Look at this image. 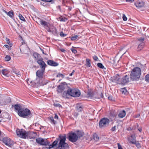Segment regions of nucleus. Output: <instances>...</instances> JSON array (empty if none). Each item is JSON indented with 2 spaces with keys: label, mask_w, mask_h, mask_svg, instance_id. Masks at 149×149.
<instances>
[{
  "label": "nucleus",
  "mask_w": 149,
  "mask_h": 149,
  "mask_svg": "<svg viewBox=\"0 0 149 149\" xmlns=\"http://www.w3.org/2000/svg\"><path fill=\"white\" fill-rule=\"evenodd\" d=\"M134 144H135L136 147L139 148L141 147V146L140 143L138 142H136V141L135 142Z\"/></svg>",
  "instance_id": "37"
},
{
  "label": "nucleus",
  "mask_w": 149,
  "mask_h": 149,
  "mask_svg": "<svg viewBox=\"0 0 149 149\" xmlns=\"http://www.w3.org/2000/svg\"><path fill=\"white\" fill-rule=\"evenodd\" d=\"M120 91L123 94H125L127 92L126 89L125 88H122L120 89Z\"/></svg>",
  "instance_id": "33"
},
{
  "label": "nucleus",
  "mask_w": 149,
  "mask_h": 149,
  "mask_svg": "<svg viewBox=\"0 0 149 149\" xmlns=\"http://www.w3.org/2000/svg\"><path fill=\"white\" fill-rule=\"evenodd\" d=\"M54 118L56 119H58V117L56 114H55Z\"/></svg>",
  "instance_id": "54"
},
{
  "label": "nucleus",
  "mask_w": 149,
  "mask_h": 149,
  "mask_svg": "<svg viewBox=\"0 0 149 149\" xmlns=\"http://www.w3.org/2000/svg\"><path fill=\"white\" fill-rule=\"evenodd\" d=\"M14 108L16 111H17V113L20 111L23 108L22 107L20 104H16L14 105Z\"/></svg>",
  "instance_id": "18"
},
{
  "label": "nucleus",
  "mask_w": 149,
  "mask_h": 149,
  "mask_svg": "<svg viewBox=\"0 0 149 149\" xmlns=\"http://www.w3.org/2000/svg\"><path fill=\"white\" fill-rule=\"evenodd\" d=\"M123 20L124 21H126L127 19V17L124 14H123Z\"/></svg>",
  "instance_id": "43"
},
{
  "label": "nucleus",
  "mask_w": 149,
  "mask_h": 149,
  "mask_svg": "<svg viewBox=\"0 0 149 149\" xmlns=\"http://www.w3.org/2000/svg\"><path fill=\"white\" fill-rule=\"evenodd\" d=\"M134 0H126V1L127 2H130L131 3L134 1Z\"/></svg>",
  "instance_id": "52"
},
{
  "label": "nucleus",
  "mask_w": 149,
  "mask_h": 149,
  "mask_svg": "<svg viewBox=\"0 0 149 149\" xmlns=\"http://www.w3.org/2000/svg\"><path fill=\"white\" fill-rule=\"evenodd\" d=\"M138 40L140 42H143L144 41V38H138Z\"/></svg>",
  "instance_id": "44"
},
{
  "label": "nucleus",
  "mask_w": 149,
  "mask_h": 149,
  "mask_svg": "<svg viewBox=\"0 0 149 149\" xmlns=\"http://www.w3.org/2000/svg\"><path fill=\"white\" fill-rule=\"evenodd\" d=\"M110 121L107 118H104L101 119L99 123V127L103 129L108 127L109 125Z\"/></svg>",
  "instance_id": "7"
},
{
  "label": "nucleus",
  "mask_w": 149,
  "mask_h": 149,
  "mask_svg": "<svg viewBox=\"0 0 149 149\" xmlns=\"http://www.w3.org/2000/svg\"><path fill=\"white\" fill-rule=\"evenodd\" d=\"M144 43L142 42L140 43L138 46V48L140 50H141L144 47Z\"/></svg>",
  "instance_id": "29"
},
{
  "label": "nucleus",
  "mask_w": 149,
  "mask_h": 149,
  "mask_svg": "<svg viewBox=\"0 0 149 149\" xmlns=\"http://www.w3.org/2000/svg\"><path fill=\"white\" fill-rule=\"evenodd\" d=\"M5 102L3 101V98L0 95V105H4Z\"/></svg>",
  "instance_id": "27"
},
{
  "label": "nucleus",
  "mask_w": 149,
  "mask_h": 149,
  "mask_svg": "<svg viewBox=\"0 0 149 149\" xmlns=\"http://www.w3.org/2000/svg\"><path fill=\"white\" fill-rule=\"evenodd\" d=\"M3 141L6 146L11 147L12 145V141L10 138L7 137H5L3 139Z\"/></svg>",
  "instance_id": "11"
},
{
  "label": "nucleus",
  "mask_w": 149,
  "mask_h": 149,
  "mask_svg": "<svg viewBox=\"0 0 149 149\" xmlns=\"http://www.w3.org/2000/svg\"><path fill=\"white\" fill-rule=\"evenodd\" d=\"M37 62L40 65L41 70H45V68L47 65L45 63L42 61V60L40 59L38 60L37 61Z\"/></svg>",
  "instance_id": "13"
},
{
  "label": "nucleus",
  "mask_w": 149,
  "mask_h": 149,
  "mask_svg": "<svg viewBox=\"0 0 149 149\" xmlns=\"http://www.w3.org/2000/svg\"><path fill=\"white\" fill-rule=\"evenodd\" d=\"M112 81L119 84H125L130 81L129 75H125L123 77L117 74L112 78Z\"/></svg>",
  "instance_id": "3"
},
{
  "label": "nucleus",
  "mask_w": 149,
  "mask_h": 149,
  "mask_svg": "<svg viewBox=\"0 0 149 149\" xmlns=\"http://www.w3.org/2000/svg\"><path fill=\"white\" fill-rule=\"evenodd\" d=\"M36 22L39 25L43 26L48 32H51V31L49 27V24L47 22L40 19L39 18L37 19Z\"/></svg>",
  "instance_id": "8"
},
{
  "label": "nucleus",
  "mask_w": 149,
  "mask_h": 149,
  "mask_svg": "<svg viewBox=\"0 0 149 149\" xmlns=\"http://www.w3.org/2000/svg\"><path fill=\"white\" fill-rule=\"evenodd\" d=\"M78 115V113H74V116L75 118H77Z\"/></svg>",
  "instance_id": "51"
},
{
  "label": "nucleus",
  "mask_w": 149,
  "mask_h": 149,
  "mask_svg": "<svg viewBox=\"0 0 149 149\" xmlns=\"http://www.w3.org/2000/svg\"><path fill=\"white\" fill-rule=\"evenodd\" d=\"M54 105L56 107H60L61 106L58 104L54 103Z\"/></svg>",
  "instance_id": "49"
},
{
  "label": "nucleus",
  "mask_w": 149,
  "mask_h": 149,
  "mask_svg": "<svg viewBox=\"0 0 149 149\" xmlns=\"http://www.w3.org/2000/svg\"><path fill=\"white\" fill-rule=\"evenodd\" d=\"M93 59L95 61H97V60L98 59V58H97V56H94L93 57Z\"/></svg>",
  "instance_id": "50"
},
{
  "label": "nucleus",
  "mask_w": 149,
  "mask_h": 149,
  "mask_svg": "<svg viewBox=\"0 0 149 149\" xmlns=\"http://www.w3.org/2000/svg\"><path fill=\"white\" fill-rule=\"evenodd\" d=\"M25 47V49H27L28 48V47L27 46L25 45H21L20 47V51H24V49H23V48Z\"/></svg>",
  "instance_id": "28"
},
{
  "label": "nucleus",
  "mask_w": 149,
  "mask_h": 149,
  "mask_svg": "<svg viewBox=\"0 0 149 149\" xmlns=\"http://www.w3.org/2000/svg\"><path fill=\"white\" fill-rule=\"evenodd\" d=\"M65 145V135L59 136L58 139L54 141L49 146V148L55 147L56 149H63Z\"/></svg>",
  "instance_id": "1"
},
{
  "label": "nucleus",
  "mask_w": 149,
  "mask_h": 149,
  "mask_svg": "<svg viewBox=\"0 0 149 149\" xmlns=\"http://www.w3.org/2000/svg\"><path fill=\"white\" fill-rule=\"evenodd\" d=\"M141 73V71L140 68L138 67H135L131 72L130 78L132 81L138 80Z\"/></svg>",
  "instance_id": "4"
},
{
  "label": "nucleus",
  "mask_w": 149,
  "mask_h": 149,
  "mask_svg": "<svg viewBox=\"0 0 149 149\" xmlns=\"http://www.w3.org/2000/svg\"><path fill=\"white\" fill-rule=\"evenodd\" d=\"M17 135L20 137L26 139L34 138L36 135V133L33 132H26L24 130L17 129L16 131Z\"/></svg>",
  "instance_id": "2"
},
{
  "label": "nucleus",
  "mask_w": 149,
  "mask_h": 149,
  "mask_svg": "<svg viewBox=\"0 0 149 149\" xmlns=\"http://www.w3.org/2000/svg\"><path fill=\"white\" fill-rule=\"evenodd\" d=\"M78 38H79L78 36L77 35H74L71 37V39L72 40H75Z\"/></svg>",
  "instance_id": "36"
},
{
  "label": "nucleus",
  "mask_w": 149,
  "mask_h": 149,
  "mask_svg": "<svg viewBox=\"0 0 149 149\" xmlns=\"http://www.w3.org/2000/svg\"><path fill=\"white\" fill-rule=\"evenodd\" d=\"M5 59L6 61H8L10 60L11 58L10 56H6L5 58Z\"/></svg>",
  "instance_id": "41"
},
{
  "label": "nucleus",
  "mask_w": 149,
  "mask_h": 149,
  "mask_svg": "<svg viewBox=\"0 0 149 149\" xmlns=\"http://www.w3.org/2000/svg\"><path fill=\"white\" fill-rule=\"evenodd\" d=\"M144 3L142 1H138L134 3V4L136 7L138 8H142L144 6Z\"/></svg>",
  "instance_id": "15"
},
{
  "label": "nucleus",
  "mask_w": 149,
  "mask_h": 149,
  "mask_svg": "<svg viewBox=\"0 0 149 149\" xmlns=\"http://www.w3.org/2000/svg\"><path fill=\"white\" fill-rule=\"evenodd\" d=\"M56 77H61L63 78H64V76L62 74L58 73Z\"/></svg>",
  "instance_id": "39"
},
{
  "label": "nucleus",
  "mask_w": 149,
  "mask_h": 149,
  "mask_svg": "<svg viewBox=\"0 0 149 149\" xmlns=\"http://www.w3.org/2000/svg\"><path fill=\"white\" fill-rule=\"evenodd\" d=\"M126 112L124 110L120 111L118 113V116L120 118L124 117L126 115Z\"/></svg>",
  "instance_id": "17"
},
{
  "label": "nucleus",
  "mask_w": 149,
  "mask_h": 149,
  "mask_svg": "<svg viewBox=\"0 0 149 149\" xmlns=\"http://www.w3.org/2000/svg\"><path fill=\"white\" fill-rule=\"evenodd\" d=\"M138 130H139V132H141V131H142V129H141H141H138Z\"/></svg>",
  "instance_id": "60"
},
{
  "label": "nucleus",
  "mask_w": 149,
  "mask_h": 149,
  "mask_svg": "<svg viewBox=\"0 0 149 149\" xmlns=\"http://www.w3.org/2000/svg\"><path fill=\"white\" fill-rule=\"evenodd\" d=\"M12 71L15 74L18 76L20 75V71L17 70L15 68H13L12 69Z\"/></svg>",
  "instance_id": "22"
},
{
  "label": "nucleus",
  "mask_w": 149,
  "mask_h": 149,
  "mask_svg": "<svg viewBox=\"0 0 149 149\" xmlns=\"http://www.w3.org/2000/svg\"><path fill=\"white\" fill-rule=\"evenodd\" d=\"M128 141L129 143H131L132 144H134L136 142L135 137L134 136H132L130 137L128 139Z\"/></svg>",
  "instance_id": "20"
},
{
  "label": "nucleus",
  "mask_w": 149,
  "mask_h": 149,
  "mask_svg": "<svg viewBox=\"0 0 149 149\" xmlns=\"http://www.w3.org/2000/svg\"><path fill=\"white\" fill-rule=\"evenodd\" d=\"M77 134L78 137H79V138L82 137L84 135V133L83 132L79 130L77 131Z\"/></svg>",
  "instance_id": "26"
},
{
  "label": "nucleus",
  "mask_w": 149,
  "mask_h": 149,
  "mask_svg": "<svg viewBox=\"0 0 149 149\" xmlns=\"http://www.w3.org/2000/svg\"><path fill=\"white\" fill-rule=\"evenodd\" d=\"M61 52H64L65 51V50L63 49H61Z\"/></svg>",
  "instance_id": "58"
},
{
  "label": "nucleus",
  "mask_w": 149,
  "mask_h": 149,
  "mask_svg": "<svg viewBox=\"0 0 149 149\" xmlns=\"http://www.w3.org/2000/svg\"><path fill=\"white\" fill-rule=\"evenodd\" d=\"M71 50L72 51V52L74 53V54H76L77 53V51L75 49H74V48H72L71 49Z\"/></svg>",
  "instance_id": "46"
},
{
  "label": "nucleus",
  "mask_w": 149,
  "mask_h": 149,
  "mask_svg": "<svg viewBox=\"0 0 149 149\" xmlns=\"http://www.w3.org/2000/svg\"><path fill=\"white\" fill-rule=\"evenodd\" d=\"M36 141L38 144L42 146L48 145L50 143L47 139H43L41 138L36 139Z\"/></svg>",
  "instance_id": "9"
},
{
  "label": "nucleus",
  "mask_w": 149,
  "mask_h": 149,
  "mask_svg": "<svg viewBox=\"0 0 149 149\" xmlns=\"http://www.w3.org/2000/svg\"><path fill=\"white\" fill-rule=\"evenodd\" d=\"M41 51H42V53L43 54H44V51H43V49H40Z\"/></svg>",
  "instance_id": "63"
},
{
  "label": "nucleus",
  "mask_w": 149,
  "mask_h": 149,
  "mask_svg": "<svg viewBox=\"0 0 149 149\" xmlns=\"http://www.w3.org/2000/svg\"><path fill=\"white\" fill-rule=\"evenodd\" d=\"M97 66L101 69H103L104 68V67L102 63H98L97 64Z\"/></svg>",
  "instance_id": "35"
},
{
  "label": "nucleus",
  "mask_w": 149,
  "mask_h": 149,
  "mask_svg": "<svg viewBox=\"0 0 149 149\" xmlns=\"http://www.w3.org/2000/svg\"><path fill=\"white\" fill-rule=\"evenodd\" d=\"M76 108L77 110L78 111H81L83 109L82 106H80L79 104H77Z\"/></svg>",
  "instance_id": "25"
},
{
  "label": "nucleus",
  "mask_w": 149,
  "mask_h": 149,
  "mask_svg": "<svg viewBox=\"0 0 149 149\" xmlns=\"http://www.w3.org/2000/svg\"><path fill=\"white\" fill-rule=\"evenodd\" d=\"M117 145L118 146V149H123L122 147V146L119 143H118Z\"/></svg>",
  "instance_id": "47"
},
{
  "label": "nucleus",
  "mask_w": 149,
  "mask_h": 149,
  "mask_svg": "<svg viewBox=\"0 0 149 149\" xmlns=\"http://www.w3.org/2000/svg\"><path fill=\"white\" fill-rule=\"evenodd\" d=\"M68 11H70V10H71L72 9V8L71 7H68Z\"/></svg>",
  "instance_id": "57"
},
{
  "label": "nucleus",
  "mask_w": 149,
  "mask_h": 149,
  "mask_svg": "<svg viewBox=\"0 0 149 149\" xmlns=\"http://www.w3.org/2000/svg\"><path fill=\"white\" fill-rule=\"evenodd\" d=\"M65 83L63 82L60 84L57 87V91L58 93H62L65 88Z\"/></svg>",
  "instance_id": "12"
},
{
  "label": "nucleus",
  "mask_w": 149,
  "mask_h": 149,
  "mask_svg": "<svg viewBox=\"0 0 149 149\" xmlns=\"http://www.w3.org/2000/svg\"><path fill=\"white\" fill-rule=\"evenodd\" d=\"M59 20H60V21L64 22L65 21V18H63V17H62L61 16L59 18Z\"/></svg>",
  "instance_id": "42"
},
{
  "label": "nucleus",
  "mask_w": 149,
  "mask_h": 149,
  "mask_svg": "<svg viewBox=\"0 0 149 149\" xmlns=\"http://www.w3.org/2000/svg\"><path fill=\"white\" fill-rule=\"evenodd\" d=\"M90 61V60L89 59L86 58V65L87 66L89 67L91 66Z\"/></svg>",
  "instance_id": "32"
},
{
  "label": "nucleus",
  "mask_w": 149,
  "mask_h": 149,
  "mask_svg": "<svg viewBox=\"0 0 149 149\" xmlns=\"http://www.w3.org/2000/svg\"><path fill=\"white\" fill-rule=\"evenodd\" d=\"M108 99L109 100H112V97H108Z\"/></svg>",
  "instance_id": "59"
},
{
  "label": "nucleus",
  "mask_w": 149,
  "mask_h": 149,
  "mask_svg": "<svg viewBox=\"0 0 149 149\" xmlns=\"http://www.w3.org/2000/svg\"><path fill=\"white\" fill-rule=\"evenodd\" d=\"M101 97H103V94L102 93L101 94Z\"/></svg>",
  "instance_id": "61"
},
{
  "label": "nucleus",
  "mask_w": 149,
  "mask_h": 149,
  "mask_svg": "<svg viewBox=\"0 0 149 149\" xmlns=\"http://www.w3.org/2000/svg\"><path fill=\"white\" fill-rule=\"evenodd\" d=\"M18 115L24 118H30L32 116L31 111L27 108H23L18 113Z\"/></svg>",
  "instance_id": "6"
},
{
  "label": "nucleus",
  "mask_w": 149,
  "mask_h": 149,
  "mask_svg": "<svg viewBox=\"0 0 149 149\" xmlns=\"http://www.w3.org/2000/svg\"><path fill=\"white\" fill-rule=\"evenodd\" d=\"M74 72H75L74 70H73L72 72L69 75L70 76H72L73 75V74Z\"/></svg>",
  "instance_id": "55"
},
{
  "label": "nucleus",
  "mask_w": 149,
  "mask_h": 149,
  "mask_svg": "<svg viewBox=\"0 0 149 149\" xmlns=\"http://www.w3.org/2000/svg\"><path fill=\"white\" fill-rule=\"evenodd\" d=\"M6 41L7 43L10 46V47H11V45H10V42L8 38H6Z\"/></svg>",
  "instance_id": "45"
},
{
  "label": "nucleus",
  "mask_w": 149,
  "mask_h": 149,
  "mask_svg": "<svg viewBox=\"0 0 149 149\" xmlns=\"http://www.w3.org/2000/svg\"><path fill=\"white\" fill-rule=\"evenodd\" d=\"M9 72L8 69H5L2 70L1 72V74L6 77H8Z\"/></svg>",
  "instance_id": "21"
},
{
  "label": "nucleus",
  "mask_w": 149,
  "mask_h": 149,
  "mask_svg": "<svg viewBox=\"0 0 149 149\" xmlns=\"http://www.w3.org/2000/svg\"><path fill=\"white\" fill-rule=\"evenodd\" d=\"M4 46L6 47L8 49H9V46L7 45H5Z\"/></svg>",
  "instance_id": "56"
},
{
  "label": "nucleus",
  "mask_w": 149,
  "mask_h": 149,
  "mask_svg": "<svg viewBox=\"0 0 149 149\" xmlns=\"http://www.w3.org/2000/svg\"><path fill=\"white\" fill-rule=\"evenodd\" d=\"M145 80L147 82H149V74H147L146 76Z\"/></svg>",
  "instance_id": "40"
},
{
  "label": "nucleus",
  "mask_w": 149,
  "mask_h": 149,
  "mask_svg": "<svg viewBox=\"0 0 149 149\" xmlns=\"http://www.w3.org/2000/svg\"><path fill=\"white\" fill-rule=\"evenodd\" d=\"M75 89H71L67 85V84H66V89H67L66 94L69 95H70L72 96V94L74 93L73 91H74Z\"/></svg>",
  "instance_id": "14"
},
{
  "label": "nucleus",
  "mask_w": 149,
  "mask_h": 149,
  "mask_svg": "<svg viewBox=\"0 0 149 149\" xmlns=\"http://www.w3.org/2000/svg\"><path fill=\"white\" fill-rule=\"evenodd\" d=\"M116 126H114L113 127L111 128V131H114L116 130Z\"/></svg>",
  "instance_id": "48"
},
{
  "label": "nucleus",
  "mask_w": 149,
  "mask_h": 149,
  "mask_svg": "<svg viewBox=\"0 0 149 149\" xmlns=\"http://www.w3.org/2000/svg\"><path fill=\"white\" fill-rule=\"evenodd\" d=\"M93 139L96 141L98 140L99 137L98 135L96 134H94L93 136Z\"/></svg>",
  "instance_id": "30"
},
{
  "label": "nucleus",
  "mask_w": 149,
  "mask_h": 149,
  "mask_svg": "<svg viewBox=\"0 0 149 149\" xmlns=\"http://www.w3.org/2000/svg\"><path fill=\"white\" fill-rule=\"evenodd\" d=\"M47 63L49 65L54 66H57L58 64L57 63L51 60L48 61Z\"/></svg>",
  "instance_id": "19"
},
{
  "label": "nucleus",
  "mask_w": 149,
  "mask_h": 149,
  "mask_svg": "<svg viewBox=\"0 0 149 149\" xmlns=\"http://www.w3.org/2000/svg\"><path fill=\"white\" fill-rule=\"evenodd\" d=\"M4 12L5 13L8 15L10 17L12 18L13 17V11L11 10L8 12L4 10Z\"/></svg>",
  "instance_id": "23"
},
{
  "label": "nucleus",
  "mask_w": 149,
  "mask_h": 149,
  "mask_svg": "<svg viewBox=\"0 0 149 149\" xmlns=\"http://www.w3.org/2000/svg\"><path fill=\"white\" fill-rule=\"evenodd\" d=\"M65 145H66V148H67V147H68V145L66 143Z\"/></svg>",
  "instance_id": "62"
},
{
  "label": "nucleus",
  "mask_w": 149,
  "mask_h": 149,
  "mask_svg": "<svg viewBox=\"0 0 149 149\" xmlns=\"http://www.w3.org/2000/svg\"><path fill=\"white\" fill-rule=\"evenodd\" d=\"M60 36H64L65 35V34L62 32H61L60 33Z\"/></svg>",
  "instance_id": "53"
},
{
  "label": "nucleus",
  "mask_w": 149,
  "mask_h": 149,
  "mask_svg": "<svg viewBox=\"0 0 149 149\" xmlns=\"http://www.w3.org/2000/svg\"><path fill=\"white\" fill-rule=\"evenodd\" d=\"M73 91L74 93L72 94V96L77 97H79L81 93L79 90L77 89H74Z\"/></svg>",
  "instance_id": "16"
},
{
  "label": "nucleus",
  "mask_w": 149,
  "mask_h": 149,
  "mask_svg": "<svg viewBox=\"0 0 149 149\" xmlns=\"http://www.w3.org/2000/svg\"><path fill=\"white\" fill-rule=\"evenodd\" d=\"M33 56H34V58H36V60H38L40 59V58H39V57L40 56L39 54H38L37 53H34L33 54Z\"/></svg>",
  "instance_id": "24"
},
{
  "label": "nucleus",
  "mask_w": 149,
  "mask_h": 149,
  "mask_svg": "<svg viewBox=\"0 0 149 149\" xmlns=\"http://www.w3.org/2000/svg\"><path fill=\"white\" fill-rule=\"evenodd\" d=\"M2 67L1 66V65L0 66V68H1Z\"/></svg>",
  "instance_id": "64"
},
{
  "label": "nucleus",
  "mask_w": 149,
  "mask_h": 149,
  "mask_svg": "<svg viewBox=\"0 0 149 149\" xmlns=\"http://www.w3.org/2000/svg\"><path fill=\"white\" fill-rule=\"evenodd\" d=\"M68 138L69 141L72 142H74L77 141L78 136L76 134L73 132H71L69 134Z\"/></svg>",
  "instance_id": "10"
},
{
  "label": "nucleus",
  "mask_w": 149,
  "mask_h": 149,
  "mask_svg": "<svg viewBox=\"0 0 149 149\" xmlns=\"http://www.w3.org/2000/svg\"><path fill=\"white\" fill-rule=\"evenodd\" d=\"M45 70H40L36 72V78L35 81L36 83L39 84L40 85H42V79L44 76V72Z\"/></svg>",
  "instance_id": "5"
},
{
  "label": "nucleus",
  "mask_w": 149,
  "mask_h": 149,
  "mask_svg": "<svg viewBox=\"0 0 149 149\" xmlns=\"http://www.w3.org/2000/svg\"><path fill=\"white\" fill-rule=\"evenodd\" d=\"M19 19L22 20L23 21H25V19L24 17L21 15L20 14H19Z\"/></svg>",
  "instance_id": "38"
},
{
  "label": "nucleus",
  "mask_w": 149,
  "mask_h": 149,
  "mask_svg": "<svg viewBox=\"0 0 149 149\" xmlns=\"http://www.w3.org/2000/svg\"><path fill=\"white\" fill-rule=\"evenodd\" d=\"M110 63H111L110 65H112L114 66H116L117 65V63L116 62L115 59L114 58H113L112 60H111L110 61Z\"/></svg>",
  "instance_id": "31"
},
{
  "label": "nucleus",
  "mask_w": 149,
  "mask_h": 149,
  "mask_svg": "<svg viewBox=\"0 0 149 149\" xmlns=\"http://www.w3.org/2000/svg\"><path fill=\"white\" fill-rule=\"evenodd\" d=\"M50 122L52 123H53L54 124H55L56 123V122L54 120L53 117H50Z\"/></svg>",
  "instance_id": "34"
}]
</instances>
